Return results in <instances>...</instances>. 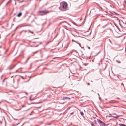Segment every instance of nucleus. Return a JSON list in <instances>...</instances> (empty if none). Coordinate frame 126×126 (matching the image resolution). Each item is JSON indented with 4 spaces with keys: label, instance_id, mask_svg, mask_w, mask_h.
Wrapping results in <instances>:
<instances>
[{
    "label": "nucleus",
    "instance_id": "f257e3e1",
    "mask_svg": "<svg viewBox=\"0 0 126 126\" xmlns=\"http://www.w3.org/2000/svg\"><path fill=\"white\" fill-rule=\"evenodd\" d=\"M49 12V11L47 10L41 11L38 12L39 14L40 15H45Z\"/></svg>",
    "mask_w": 126,
    "mask_h": 126
},
{
    "label": "nucleus",
    "instance_id": "f03ea898",
    "mask_svg": "<svg viewBox=\"0 0 126 126\" xmlns=\"http://www.w3.org/2000/svg\"><path fill=\"white\" fill-rule=\"evenodd\" d=\"M97 120L98 123L101 126H106L108 125L106 124L100 119H98Z\"/></svg>",
    "mask_w": 126,
    "mask_h": 126
},
{
    "label": "nucleus",
    "instance_id": "7ed1b4c3",
    "mask_svg": "<svg viewBox=\"0 0 126 126\" xmlns=\"http://www.w3.org/2000/svg\"><path fill=\"white\" fill-rule=\"evenodd\" d=\"M67 6V4L66 2H64L62 4V8L64 9Z\"/></svg>",
    "mask_w": 126,
    "mask_h": 126
},
{
    "label": "nucleus",
    "instance_id": "20e7f679",
    "mask_svg": "<svg viewBox=\"0 0 126 126\" xmlns=\"http://www.w3.org/2000/svg\"><path fill=\"white\" fill-rule=\"evenodd\" d=\"M70 99V98L67 97H63V99L64 100H65L66 99Z\"/></svg>",
    "mask_w": 126,
    "mask_h": 126
},
{
    "label": "nucleus",
    "instance_id": "39448f33",
    "mask_svg": "<svg viewBox=\"0 0 126 126\" xmlns=\"http://www.w3.org/2000/svg\"><path fill=\"white\" fill-rule=\"evenodd\" d=\"M22 13L21 12H19L17 15V16L18 17H19L21 16L22 15Z\"/></svg>",
    "mask_w": 126,
    "mask_h": 126
},
{
    "label": "nucleus",
    "instance_id": "423d86ee",
    "mask_svg": "<svg viewBox=\"0 0 126 126\" xmlns=\"http://www.w3.org/2000/svg\"><path fill=\"white\" fill-rule=\"evenodd\" d=\"M93 123L94 124H95V125H97L96 121V120H94V121L93 123Z\"/></svg>",
    "mask_w": 126,
    "mask_h": 126
},
{
    "label": "nucleus",
    "instance_id": "0eeeda50",
    "mask_svg": "<svg viewBox=\"0 0 126 126\" xmlns=\"http://www.w3.org/2000/svg\"><path fill=\"white\" fill-rule=\"evenodd\" d=\"M125 125L122 124H119V125L120 126H125Z\"/></svg>",
    "mask_w": 126,
    "mask_h": 126
},
{
    "label": "nucleus",
    "instance_id": "6e6552de",
    "mask_svg": "<svg viewBox=\"0 0 126 126\" xmlns=\"http://www.w3.org/2000/svg\"><path fill=\"white\" fill-rule=\"evenodd\" d=\"M80 114H81V115L82 116H83L84 114L83 112H80Z\"/></svg>",
    "mask_w": 126,
    "mask_h": 126
},
{
    "label": "nucleus",
    "instance_id": "1a4fd4ad",
    "mask_svg": "<svg viewBox=\"0 0 126 126\" xmlns=\"http://www.w3.org/2000/svg\"><path fill=\"white\" fill-rule=\"evenodd\" d=\"M91 125L92 126H95L96 125L93 123H92L91 124Z\"/></svg>",
    "mask_w": 126,
    "mask_h": 126
},
{
    "label": "nucleus",
    "instance_id": "9d476101",
    "mask_svg": "<svg viewBox=\"0 0 126 126\" xmlns=\"http://www.w3.org/2000/svg\"><path fill=\"white\" fill-rule=\"evenodd\" d=\"M40 103V102H39L38 103H31V104H39Z\"/></svg>",
    "mask_w": 126,
    "mask_h": 126
},
{
    "label": "nucleus",
    "instance_id": "9b49d317",
    "mask_svg": "<svg viewBox=\"0 0 126 126\" xmlns=\"http://www.w3.org/2000/svg\"><path fill=\"white\" fill-rule=\"evenodd\" d=\"M116 62H117L118 63H121L119 61H118L117 60H116Z\"/></svg>",
    "mask_w": 126,
    "mask_h": 126
},
{
    "label": "nucleus",
    "instance_id": "f8f14e48",
    "mask_svg": "<svg viewBox=\"0 0 126 126\" xmlns=\"http://www.w3.org/2000/svg\"><path fill=\"white\" fill-rule=\"evenodd\" d=\"M19 123H17V124H16V125H12V126H16L17 125H18Z\"/></svg>",
    "mask_w": 126,
    "mask_h": 126
},
{
    "label": "nucleus",
    "instance_id": "ddd939ff",
    "mask_svg": "<svg viewBox=\"0 0 126 126\" xmlns=\"http://www.w3.org/2000/svg\"><path fill=\"white\" fill-rule=\"evenodd\" d=\"M113 117H114V118H117L118 117H119V116H113Z\"/></svg>",
    "mask_w": 126,
    "mask_h": 126
},
{
    "label": "nucleus",
    "instance_id": "4468645a",
    "mask_svg": "<svg viewBox=\"0 0 126 126\" xmlns=\"http://www.w3.org/2000/svg\"><path fill=\"white\" fill-rule=\"evenodd\" d=\"M38 51H36L34 52H33V54H35V53H37L38 52Z\"/></svg>",
    "mask_w": 126,
    "mask_h": 126
},
{
    "label": "nucleus",
    "instance_id": "2eb2a0df",
    "mask_svg": "<svg viewBox=\"0 0 126 126\" xmlns=\"http://www.w3.org/2000/svg\"><path fill=\"white\" fill-rule=\"evenodd\" d=\"M29 31L30 32V33H33V32H31V31H30V30H29Z\"/></svg>",
    "mask_w": 126,
    "mask_h": 126
},
{
    "label": "nucleus",
    "instance_id": "dca6fc26",
    "mask_svg": "<svg viewBox=\"0 0 126 126\" xmlns=\"http://www.w3.org/2000/svg\"><path fill=\"white\" fill-rule=\"evenodd\" d=\"M6 78H5L4 79H3V81H2V83H3L4 81V80H5Z\"/></svg>",
    "mask_w": 126,
    "mask_h": 126
},
{
    "label": "nucleus",
    "instance_id": "f3484780",
    "mask_svg": "<svg viewBox=\"0 0 126 126\" xmlns=\"http://www.w3.org/2000/svg\"><path fill=\"white\" fill-rule=\"evenodd\" d=\"M121 85H123L124 87V84H123V83H121Z\"/></svg>",
    "mask_w": 126,
    "mask_h": 126
},
{
    "label": "nucleus",
    "instance_id": "a211bd4d",
    "mask_svg": "<svg viewBox=\"0 0 126 126\" xmlns=\"http://www.w3.org/2000/svg\"><path fill=\"white\" fill-rule=\"evenodd\" d=\"M41 106H40V107H36V108H40L41 107Z\"/></svg>",
    "mask_w": 126,
    "mask_h": 126
},
{
    "label": "nucleus",
    "instance_id": "6ab92c4d",
    "mask_svg": "<svg viewBox=\"0 0 126 126\" xmlns=\"http://www.w3.org/2000/svg\"><path fill=\"white\" fill-rule=\"evenodd\" d=\"M107 25H105L103 27H103V28H104L105 27V26H106Z\"/></svg>",
    "mask_w": 126,
    "mask_h": 126
},
{
    "label": "nucleus",
    "instance_id": "aec40b11",
    "mask_svg": "<svg viewBox=\"0 0 126 126\" xmlns=\"http://www.w3.org/2000/svg\"><path fill=\"white\" fill-rule=\"evenodd\" d=\"M90 85V83H88V86H89V85Z\"/></svg>",
    "mask_w": 126,
    "mask_h": 126
},
{
    "label": "nucleus",
    "instance_id": "412c9836",
    "mask_svg": "<svg viewBox=\"0 0 126 126\" xmlns=\"http://www.w3.org/2000/svg\"><path fill=\"white\" fill-rule=\"evenodd\" d=\"M30 100H33V99H31L30 98Z\"/></svg>",
    "mask_w": 126,
    "mask_h": 126
},
{
    "label": "nucleus",
    "instance_id": "4be33fe9",
    "mask_svg": "<svg viewBox=\"0 0 126 126\" xmlns=\"http://www.w3.org/2000/svg\"><path fill=\"white\" fill-rule=\"evenodd\" d=\"M88 48L89 49H90V47H88Z\"/></svg>",
    "mask_w": 126,
    "mask_h": 126
},
{
    "label": "nucleus",
    "instance_id": "5701e85b",
    "mask_svg": "<svg viewBox=\"0 0 126 126\" xmlns=\"http://www.w3.org/2000/svg\"><path fill=\"white\" fill-rule=\"evenodd\" d=\"M73 112H72L70 113V114H73Z\"/></svg>",
    "mask_w": 126,
    "mask_h": 126
},
{
    "label": "nucleus",
    "instance_id": "b1692460",
    "mask_svg": "<svg viewBox=\"0 0 126 126\" xmlns=\"http://www.w3.org/2000/svg\"><path fill=\"white\" fill-rule=\"evenodd\" d=\"M83 65L85 66H86V65L85 64H83Z\"/></svg>",
    "mask_w": 126,
    "mask_h": 126
},
{
    "label": "nucleus",
    "instance_id": "393cba45",
    "mask_svg": "<svg viewBox=\"0 0 126 126\" xmlns=\"http://www.w3.org/2000/svg\"><path fill=\"white\" fill-rule=\"evenodd\" d=\"M98 53H98L97 54L95 55L94 56H96L98 54Z\"/></svg>",
    "mask_w": 126,
    "mask_h": 126
},
{
    "label": "nucleus",
    "instance_id": "a878e982",
    "mask_svg": "<svg viewBox=\"0 0 126 126\" xmlns=\"http://www.w3.org/2000/svg\"><path fill=\"white\" fill-rule=\"evenodd\" d=\"M20 110L19 109V110L17 109V110H16L17 111V110Z\"/></svg>",
    "mask_w": 126,
    "mask_h": 126
},
{
    "label": "nucleus",
    "instance_id": "bb28decb",
    "mask_svg": "<svg viewBox=\"0 0 126 126\" xmlns=\"http://www.w3.org/2000/svg\"><path fill=\"white\" fill-rule=\"evenodd\" d=\"M105 30H104L103 31V32H105Z\"/></svg>",
    "mask_w": 126,
    "mask_h": 126
},
{
    "label": "nucleus",
    "instance_id": "cd10ccee",
    "mask_svg": "<svg viewBox=\"0 0 126 126\" xmlns=\"http://www.w3.org/2000/svg\"><path fill=\"white\" fill-rule=\"evenodd\" d=\"M22 107H24V105H22Z\"/></svg>",
    "mask_w": 126,
    "mask_h": 126
},
{
    "label": "nucleus",
    "instance_id": "c85d7f7f",
    "mask_svg": "<svg viewBox=\"0 0 126 126\" xmlns=\"http://www.w3.org/2000/svg\"><path fill=\"white\" fill-rule=\"evenodd\" d=\"M98 94L99 96V93H98Z\"/></svg>",
    "mask_w": 126,
    "mask_h": 126
},
{
    "label": "nucleus",
    "instance_id": "c756f323",
    "mask_svg": "<svg viewBox=\"0 0 126 126\" xmlns=\"http://www.w3.org/2000/svg\"><path fill=\"white\" fill-rule=\"evenodd\" d=\"M14 119V120H17V119Z\"/></svg>",
    "mask_w": 126,
    "mask_h": 126
},
{
    "label": "nucleus",
    "instance_id": "7c9ffc66",
    "mask_svg": "<svg viewBox=\"0 0 126 126\" xmlns=\"http://www.w3.org/2000/svg\"><path fill=\"white\" fill-rule=\"evenodd\" d=\"M72 41H75L74 40H72Z\"/></svg>",
    "mask_w": 126,
    "mask_h": 126
},
{
    "label": "nucleus",
    "instance_id": "2f4dec72",
    "mask_svg": "<svg viewBox=\"0 0 126 126\" xmlns=\"http://www.w3.org/2000/svg\"><path fill=\"white\" fill-rule=\"evenodd\" d=\"M29 59V58H28L27 59V60H28Z\"/></svg>",
    "mask_w": 126,
    "mask_h": 126
},
{
    "label": "nucleus",
    "instance_id": "473e14b6",
    "mask_svg": "<svg viewBox=\"0 0 126 126\" xmlns=\"http://www.w3.org/2000/svg\"><path fill=\"white\" fill-rule=\"evenodd\" d=\"M20 76L21 77H23L22 76Z\"/></svg>",
    "mask_w": 126,
    "mask_h": 126
},
{
    "label": "nucleus",
    "instance_id": "72a5a7b5",
    "mask_svg": "<svg viewBox=\"0 0 126 126\" xmlns=\"http://www.w3.org/2000/svg\"><path fill=\"white\" fill-rule=\"evenodd\" d=\"M99 99H100V97H99Z\"/></svg>",
    "mask_w": 126,
    "mask_h": 126
},
{
    "label": "nucleus",
    "instance_id": "f704fd0d",
    "mask_svg": "<svg viewBox=\"0 0 126 126\" xmlns=\"http://www.w3.org/2000/svg\"><path fill=\"white\" fill-rule=\"evenodd\" d=\"M14 19H13V21H14Z\"/></svg>",
    "mask_w": 126,
    "mask_h": 126
},
{
    "label": "nucleus",
    "instance_id": "c9c22d12",
    "mask_svg": "<svg viewBox=\"0 0 126 126\" xmlns=\"http://www.w3.org/2000/svg\"><path fill=\"white\" fill-rule=\"evenodd\" d=\"M110 42H111V41H110Z\"/></svg>",
    "mask_w": 126,
    "mask_h": 126
},
{
    "label": "nucleus",
    "instance_id": "e433bc0d",
    "mask_svg": "<svg viewBox=\"0 0 126 126\" xmlns=\"http://www.w3.org/2000/svg\"><path fill=\"white\" fill-rule=\"evenodd\" d=\"M91 81V82H92V81Z\"/></svg>",
    "mask_w": 126,
    "mask_h": 126
},
{
    "label": "nucleus",
    "instance_id": "4c0bfd02",
    "mask_svg": "<svg viewBox=\"0 0 126 126\" xmlns=\"http://www.w3.org/2000/svg\"><path fill=\"white\" fill-rule=\"evenodd\" d=\"M31 113L30 114V115H31Z\"/></svg>",
    "mask_w": 126,
    "mask_h": 126
},
{
    "label": "nucleus",
    "instance_id": "58836bf2",
    "mask_svg": "<svg viewBox=\"0 0 126 126\" xmlns=\"http://www.w3.org/2000/svg\"><path fill=\"white\" fill-rule=\"evenodd\" d=\"M125 126H126V125H125Z\"/></svg>",
    "mask_w": 126,
    "mask_h": 126
},
{
    "label": "nucleus",
    "instance_id": "ea45409f",
    "mask_svg": "<svg viewBox=\"0 0 126 126\" xmlns=\"http://www.w3.org/2000/svg\"><path fill=\"white\" fill-rule=\"evenodd\" d=\"M1 55L0 54V56Z\"/></svg>",
    "mask_w": 126,
    "mask_h": 126
}]
</instances>
